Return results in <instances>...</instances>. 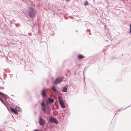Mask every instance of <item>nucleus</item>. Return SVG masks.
<instances>
[{"label": "nucleus", "instance_id": "nucleus-1", "mask_svg": "<svg viewBox=\"0 0 131 131\" xmlns=\"http://www.w3.org/2000/svg\"><path fill=\"white\" fill-rule=\"evenodd\" d=\"M27 13L29 18L32 19H33L36 16V10L33 7H30L29 8Z\"/></svg>", "mask_w": 131, "mask_h": 131}, {"label": "nucleus", "instance_id": "nucleus-2", "mask_svg": "<svg viewBox=\"0 0 131 131\" xmlns=\"http://www.w3.org/2000/svg\"><path fill=\"white\" fill-rule=\"evenodd\" d=\"M54 100L50 97H49L48 99L45 100V103L47 106H53V105L55 104L54 103Z\"/></svg>", "mask_w": 131, "mask_h": 131}, {"label": "nucleus", "instance_id": "nucleus-3", "mask_svg": "<svg viewBox=\"0 0 131 131\" xmlns=\"http://www.w3.org/2000/svg\"><path fill=\"white\" fill-rule=\"evenodd\" d=\"M63 78V77L62 78L57 77L53 81V84H56L60 83L62 81Z\"/></svg>", "mask_w": 131, "mask_h": 131}, {"label": "nucleus", "instance_id": "nucleus-4", "mask_svg": "<svg viewBox=\"0 0 131 131\" xmlns=\"http://www.w3.org/2000/svg\"><path fill=\"white\" fill-rule=\"evenodd\" d=\"M58 100L61 106H65L64 104V100L61 96H58Z\"/></svg>", "mask_w": 131, "mask_h": 131}, {"label": "nucleus", "instance_id": "nucleus-5", "mask_svg": "<svg viewBox=\"0 0 131 131\" xmlns=\"http://www.w3.org/2000/svg\"><path fill=\"white\" fill-rule=\"evenodd\" d=\"M49 120L51 123H54L56 124H58V122L57 120L52 117H51L50 118Z\"/></svg>", "mask_w": 131, "mask_h": 131}, {"label": "nucleus", "instance_id": "nucleus-6", "mask_svg": "<svg viewBox=\"0 0 131 131\" xmlns=\"http://www.w3.org/2000/svg\"><path fill=\"white\" fill-rule=\"evenodd\" d=\"M68 86L67 84H66L62 88V90H61L62 92H66L67 91Z\"/></svg>", "mask_w": 131, "mask_h": 131}, {"label": "nucleus", "instance_id": "nucleus-7", "mask_svg": "<svg viewBox=\"0 0 131 131\" xmlns=\"http://www.w3.org/2000/svg\"><path fill=\"white\" fill-rule=\"evenodd\" d=\"M39 123L40 125H42L45 124V121L43 118L40 117L39 119Z\"/></svg>", "mask_w": 131, "mask_h": 131}, {"label": "nucleus", "instance_id": "nucleus-8", "mask_svg": "<svg viewBox=\"0 0 131 131\" xmlns=\"http://www.w3.org/2000/svg\"><path fill=\"white\" fill-rule=\"evenodd\" d=\"M85 57L84 55L81 54H79L77 56V59H81L85 58Z\"/></svg>", "mask_w": 131, "mask_h": 131}, {"label": "nucleus", "instance_id": "nucleus-9", "mask_svg": "<svg viewBox=\"0 0 131 131\" xmlns=\"http://www.w3.org/2000/svg\"><path fill=\"white\" fill-rule=\"evenodd\" d=\"M45 93V91L44 89H43L41 91V94L42 95V97H44L45 96L46 94H44V93Z\"/></svg>", "mask_w": 131, "mask_h": 131}, {"label": "nucleus", "instance_id": "nucleus-10", "mask_svg": "<svg viewBox=\"0 0 131 131\" xmlns=\"http://www.w3.org/2000/svg\"><path fill=\"white\" fill-rule=\"evenodd\" d=\"M11 111L12 112H13L15 114H17V111L15 109H14L13 108H11L10 109Z\"/></svg>", "mask_w": 131, "mask_h": 131}, {"label": "nucleus", "instance_id": "nucleus-11", "mask_svg": "<svg viewBox=\"0 0 131 131\" xmlns=\"http://www.w3.org/2000/svg\"><path fill=\"white\" fill-rule=\"evenodd\" d=\"M11 111L12 112H13L15 114H17V111L15 109H14L13 108H11L10 109Z\"/></svg>", "mask_w": 131, "mask_h": 131}, {"label": "nucleus", "instance_id": "nucleus-12", "mask_svg": "<svg viewBox=\"0 0 131 131\" xmlns=\"http://www.w3.org/2000/svg\"><path fill=\"white\" fill-rule=\"evenodd\" d=\"M11 111L12 112H13L15 114H17V111L15 109H14L13 108H11L10 109Z\"/></svg>", "mask_w": 131, "mask_h": 131}, {"label": "nucleus", "instance_id": "nucleus-13", "mask_svg": "<svg viewBox=\"0 0 131 131\" xmlns=\"http://www.w3.org/2000/svg\"><path fill=\"white\" fill-rule=\"evenodd\" d=\"M11 111L12 112H13L15 114H17V111L15 109H14L13 108H11L10 109Z\"/></svg>", "mask_w": 131, "mask_h": 131}, {"label": "nucleus", "instance_id": "nucleus-14", "mask_svg": "<svg viewBox=\"0 0 131 131\" xmlns=\"http://www.w3.org/2000/svg\"><path fill=\"white\" fill-rule=\"evenodd\" d=\"M42 109L43 111L44 112H47V110H48L49 111V109L48 108H47V109H46V107H42Z\"/></svg>", "mask_w": 131, "mask_h": 131}, {"label": "nucleus", "instance_id": "nucleus-15", "mask_svg": "<svg viewBox=\"0 0 131 131\" xmlns=\"http://www.w3.org/2000/svg\"><path fill=\"white\" fill-rule=\"evenodd\" d=\"M83 2H84V5L85 6H86L89 5V3L86 0H85V1H84Z\"/></svg>", "mask_w": 131, "mask_h": 131}, {"label": "nucleus", "instance_id": "nucleus-16", "mask_svg": "<svg viewBox=\"0 0 131 131\" xmlns=\"http://www.w3.org/2000/svg\"><path fill=\"white\" fill-rule=\"evenodd\" d=\"M44 100H43L41 103V106H46L45 104H44Z\"/></svg>", "mask_w": 131, "mask_h": 131}, {"label": "nucleus", "instance_id": "nucleus-17", "mask_svg": "<svg viewBox=\"0 0 131 131\" xmlns=\"http://www.w3.org/2000/svg\"><path fill=\"white\" fill-rule=\"evenodd\" d=\"M15 110L18 111H20L21 110V109L19 107H16Z\"/></svg>", "mask_w": 131, "mask_h": 131}, {"label": "nucleus", "instance_id": "nucleus-18", "mask_svg": "<svg viewBox=\"0 0 131 131\" xmlns=\"http://www.w3.org/2000/svg\"><path fill=\"white\" fill-rule=\"evenodd\" d=\"M52 89L54 92H56V90L53 86H52Z\"/></svg>", "mask_w": 131, "mask_h": 131}, {"label": "nucleus", "instance_id": "nucleus-19", "mask_svg": "<svg viewBox=\"0 0 131 131\" xmlns=\"http://www.w3.org/2000/svg\"><path fill=\"white\" fill-rule=\"evenodd\" d=\"M130 28L129 33L130 34H131V24H130Z\"/></svg>", "mask_w": 131, "mask_h": 131}, {"label": "nucleus", "instance_id": "nucleus-20", "mask_svg": "<svg viewBox=\"0 0 131 131\" xmlns=\"http://www.w3.org/2000/svg\"><path fill=\"white\" fill-rule=\"evenodd\" d=\"M87 31H88L89 32H90V34H89V35L91 34V33L90 32V29H87Z\"/></svg>", "mask_w": 131, "mask_h": 131}, {"label": "nucleus", "instance_id": "nucleus-21", "mask_svg": "<svg viewBox=\"0 0 131 131\" xmlns=\"http://www.w3.org/2000/svg\"><path fill=\"white\" fill-rule=\"evenodd\" d=\"M52 13L53 14V15H54V11L52 12Z\"/></svg>", "mask_w": 131, "mask_h": 131}, {"label": "nucleus", "instance_id": "nucleus-22", "mask_svg": "<svg viewBox=\"0 0 131 131\" xmlns=\"http://www.w3.org/2000/svg\"><path fill=\"white\" fill-rule=\"evenodd\" d=\"M34 131H42L41 130H34Z\"/></svg>", "mask_w": 131, "mask_h": 131}, {"label": "nucleus", "instance_id": "nucleus-23", "mask_svg": "<svg viewBox=\"0 0 131 131\" xmlns=\"http://www.w3.org/2000/svg\"><path fill=\"white\" fill-rule=\"evenodd\" d=\"M28 34H29L30 35H31V34L30 33H28Z\"/></svg>", "mask_w": 131, "mask_h": 131}, {"label": "nucleus", "instance_id": "nucleus-24", "mask_svg": "<svg viewBox=\"0 0 131 131\" xmlns=\"http://www.w3.org/2000/svg\"><path fill=\"white\" fill-rule=\"evenodd\" d=\"M69 1V0H66V2H68Z\"/></svg>", "mask_w": 131, "mask_h": 131}, {"label": "nucleus", "instance_id": "nucleus-25", "mask_svg": "<svg viewBox=\"0 0 131 131\" xmlns=\"http://www.w3.org/2000/svg\"><path fill=\"white\" fill-rule=\"evenodd\" d=\"M4 82H2V84H3L4 83Z\"/></svg>", "mask_w": 131, "mask_h": 131}, {"label": "nucleus", "instance_id": "nucleus-26", "mask_svg": "<svg viewBox=\"0 0 131 131\" xmlns=\"http://www.w3.org/2000/svg\"><path fill=\"white\" fill-rule=\"evenodd\" d=\"M62 107V108H65V107Z\"/></svg>", "mask_w": 131, "mask_h": 131}, {"label": "nucleus", "instance_id": "nucleus-27", "mask_svg": "<svg viewBox=\"0 0 131 131\" xmlns=\"http://www.w3.org/2000/svg\"><path fill=\"white\" fill-rule=\"evenodd\" d=\"M131 106V104L130 105H129L128 106L129 107V106Z\"/></svg>", "mask_w": 131, "mask_h": 131}, {"label": "nucleus", "instance_id": "nucleus-28", "mask_svg": "<svg viewBox=\"0 0 131 131\" xmlns=\"http://www.w3.org/2000/svg\"><path fill=\"white\" fill-rule=\"evenodd\" d=\"M109 46H110V45H109L107 46V47H109Z\"/></svg>", "mask_w": 131, "mask_h": 131}, {"label": "nucleus", "instance_id": "nucleus-29", "mask_svg": "<svg viewBox=\"0 0 131 131\" xmlns=\"http://www.w3.org/2000/svg\"><path fill=\"white\" fill-rule=\"evenodd\" d=\"M33 6H35V5H33Z\"/></svg>", "mask_w": 131, "mask_h": 131}, {"label": "nucleus", "instance_id": "nucleus-30", "mask_svg": "<svg viewBox=\"0 0 131 131\" xmlns=\"http://www.w3.org/2000/svg\"><path fill=\"white\" fill-rule=\"evenodd\" d=\"M76 32H77V31H77V30H76Z\"/></svg>", "mask_w": 131, "mask_h": 131}, {"label": "nucleus", "instance_id": "nucleus-31", "mask_svg": "<svg viewBox=\"0 0 131 131\" xmlns=\"http://www.w3.org/2000/svg\"><path fill=\"white\" fill-rule=\"evenodd\" d=\"M65 17V18L66 19H67V18H65V17Z\"/></svg>", "mask_w": 131, "mask_h": 131}, {"label": "nucleus", "instance_id": "nucleus-32", "mask_svg": "<svg viewBox=\"0 0 131 131\" xmlns=\"http://www.w3.org/2000/svg\"><path fill=\"white\" fill-rule=\"evenodd\" d=\"M9 101V102H10V101Z\"/></svg>", "mask_w": 131, "mask_h": 131}, {"label": "nucleus", "instance_id": "nucleus-33", "mask_svg": "<svg viewBox=\"0 0 131 131\" xmlns=\"http://www.w3.org/2000/svg\"><path fill=\"white\" fill-rule=\"evenodd\" d=\"M7 103H8V104H9V103H8V102H7Z\"/></svg>", "mask_w": 131, "mask_h": 131}]
</instances>
